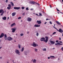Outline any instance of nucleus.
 <instances>
[{
	"label": "nucleus",
	"mask_w": 63,
	"mask_h": 63,
	"mask_svg": "<svg viewBox=\"0 0 63 63\" xmlns=\"http://www.w3.org/2000/svg\"><path fill=\"white\" fill-rule=\"evenodd\" d=\"M1 13L0 15L1 16H3V14L4 13V11H3V10L1 9L0 10V14Z\"/></svg>",
	"instance_id": "f257e3e1"
},
{
	"label": "nucleus",
	"mask_w": 63,
	"mask_h": 63,
	"mask_svg": "<svg viewBox=\"0 0 63 63\" xmlns=\"http://www.w3.org/2000/svg\"><path fill=\"white\" fill-rule=\"evenodd\" d=\"M15 52H16L17 54H18V55H20V54L19 51V50H18L16 49L15 50Z\"/></svg>",
	"instance_id": "f03ea898"
},
{
	"label": "nucleus",
	"mask_w": 63,
	"mask_h": 63,
	"mask_svg": "<svg viewBox=\"0 0 63 63\" xmlns=\"http://www.w3.org/2000/svg\"><path fill=\"white\" fill-rule=\"evenodd\" d=\"M53 27L54 28H55V29H56L58 31V32H60H60H61V30L62 29H59V30H58V29L56 28H55L54 26H53Z\"/></svg>",
	"instance_id": "7ed1b4c3"
},
{
	"label": "nucleus",
	"mask_w": 63,
	"mask_h": 63,
	"mask_svg": "<svg viewBox=\"0 0 63 63\" xmlns=\"http://www.w3.org/2000/svg\"><path fill=\"white\" fill-rule=\"evenodd\" d=\"M7 39L8 41H12V40H13V38H12L11 37L9 36L7 37Z\"/></svg>",
	"instance_id": "20e7f679"
},
{
	"label": "nucleus",
	"mask_w": 63,
	"mask_h": 63,
	"mask_svg": "<svg viewBox=\"0 0 63 63\" xmlns=\"http://www.w3.org/2000/svg\"><path fill=\"white\" fill-rule=\"evenodd\" d=\"M8 6L9 7H7V9H8L9 10H10L11 8V5L10 4H9L8 5Z\"/></svg>",
	"instance_id": "39448f33"
},
{
	"label": "nucleus",
	"mask_w": 63,
	"mask_h": 63,
	"mask_svg": "<svg viewBox=\"0 0 63 63\" xmlns=\"http://www.w3.org/2000/svg\"><path fill=\"white\" fill-rule=\"evenodd\" d=\"M30 3L31 4H35V3L36 4H37L38 3L37 2H36L34 1H31L30 2Z\"/></svg>",
	"instance_id": "423d86ee"
},
{
	"label": "nucleus",
	"mask_w": 63,
	"mask_h": 63,
	"mask_svg": "<svg viewBox=\"0 0 63 63\" xmlns=\"http://www.w3.org/2000/svg\"><path fill=\"white\" fill-rule=\"evenodd\" d=\"M37 23L38 24H40L41 23H42V22H41V20H37L36 21Z\"/></svg>",
	"instance_id": "0eeeda50"
},
{
	"label": "nucleus",
	"mask_w": 63,
	"mask_h": 63,
	"mask_svg": "<svg viewBox=\"0 0 63 63\" xmlns=\"http://www.w3.org/2000/svg\"><path fill=\"white\" fill-rule=\"evenodd\" d=\"M11 30H12V32L13 33H14L16 31V28H12V29Z\"/></svg>",
	"instance_id": "6e6552de"
},
{
	"label": "nucleus",
	"mask_w": 63,
	"mask_h": 63,
	"mask_svg": "<svg viewBox=\"0 0 63 63\" xmlns=\"http://www.w3.org/2000/svg\"><path fill=\"white\" fill-rule=\"evenodd\" d=\"M4 36V33H2L0 36V38H1L2 37H3Z\"/></svg>",
	"instance_id": "1a4fd4ad"
},
{
	"label": "nucleus",
	"mask_w": 63,
	"mask_h": 63,
	"mask_svg": "<svg viewBox=\"0 0 63 63\" xmlns=\"http://www.w3.org/2000/svg\"><path fill=\"white\" fill-rule=\"evenodd\" d=\"M32 45L34 47H38V45L37 44H36L35 43L32 44Z\"/></svg>",
	"instance_id": "9d476101"
},
{
	"label": "nucleus",
	"mask_w": 63,
	"mask_h": 63,
	"mask_svg": "<svg viewBox=\"0 0 63 63\" xmlns=\"http://www.w3.org/2000/svg\"><path fill=\"white\" fill-rule=\"evenodd\" d=\"M14 9L15 10H19V9H20V8L19 7H14Z\"/></svg>",
	"instance_id": "9b49d317"
},
{
	"label": "nucleus",
	"mask_w": 63,
	"mask_h": 63,
	"mask_svg": "<svg viewBox=\"0 0 63 63\" xmlns=\"http://www.w3.org/2000/svg\"><path fill=\"white\" fill-rule=\"evenodd\" d=\"M32 20V19L31 18H30L29 17H28L27 19V20L28 21H31Z\"/></svg>",
	"instance_id": "f8f14e48"
},
{
	"label": "nucleus",
	"mask_w": 63,
	"mask_h": 63,
	"mask_svg": "<svg viewBox=\"0 0 63 63\" xmlns=\"http://www.w3.org/2000/svg\"><path fill=\"white\" fill-rule=\"evenodd\" d=\"M41 39H40V40L41 41H43L44 40H45V37H42L41 38Z\"/></svg>",
	"instance_id": "ddd939ff"
},
{
	"label": "nucleus",
	"mask_w": 63,
	"mask_h": 63,
	"mask_svg": "<svg viewBox=\"0 0 63 63\" xmlns=\"http://www.w3.org/2000/svg\"><path fill=\"white\" fill-rule=\"evenodd\" d=\"M50 42L51 44H54V43H55V42L51 40L50 41Z\"/></svg>",
	"instance_id": "4468645a"
},
{
	"label": "nucleus",
	"mask_w": 63,
	"mask_h": 63,
	"mask_svg": "<svg viewBox=\"0 0 63 63\" xmlns=\"http://www.w3.org/2000/svg\"><path fill=\"white\" fill-rule=\"evenodd\" d=\"M13 26H16V24L15 23H14L11 24L10 26L11 27H13Z\"/></svg>",
	"instance_id": "2eb2a0df"
},
{
	"label": "nucleus",
	"mask_w": 63,
	"mask_h": 63,
	"mask_svg": "<svg viewBox=\"0 0 63 63\" xmlns=\"http://www.w3.org/2000/svg\"><path fill=\"white\" fill-rule=\"evenodd\" d=\"M4 39L5 40H7V36L6 34H5L4 35Z\"/></svg>",
	"instance_id": "dca6fc26"
},
{
	"label": "nucleus",
	"mask_w": 63,
	"mask_h": 63,
	"mask_svg": "<svg viewBox=\"0 0 63 63\" xmlns=\"http://www.w3.org/2000/svg\"><path fill=\"white\" fill-rule=\"evenodd\" d=\"M16 14V13L15 12H13L12 14V16H14Z\"/></svg>",
	"instance_id": "f3484780"
},
{
	"label": "nucleus",
	"mask_w": 63,
	"mask_h": 63,
	"mask_svg": "<svg viewBox=\"0 0 63 63\" xmlns=\"http://www.w3.org/2000/svg\"><path fill=\"white\" fill-rule=\"evenodd\" d=\"M34 27H40V25H35L34 26Z\"/></svg>",
	"instance_id": "a211bd4d"
},
{
	"label": "nucleus",
	"mask_w": 63,
	"mask_h": 63,
	"mask_svg": "<svg viewBox=\"0 0 63 63\" xmlns=\"http://www.w3.org/2000/svg\"><path fill=\"white\" fill-rule=\"evenodd\" d=\"M63 45V44H61L59 42H58V43H56L55 44V45Z\"/></svg>",
	"instance_id": "6ab92c4d"
},
{
	"label": "nucleus",
	"mask_w": 63,
	"mask_h": 63,
	"mask_svg": "<svg viewBox=\"0 0 63 63\" xmlns=\"http://www.w3.org/2000/svg\"><path fill=\"white\" fill-rule=\"evenodd\" d=\"M2 18L3 19V20H6L7 18L5 16L4 17H2Z\"/></svg>",
	"instance_id": "aec40b11"
},
{
	"label": "nucleus",
	"mask_w": 63,
	"mask_h": 63,
	"mask_svg": "<svg viewBox=\"0 0 63 63\" xmlns=\"http://www.w3.org/2000/svg\"><path fill=\"white\" fill-rule=\"evenodd\" d=\"M56 23L58 24V25H60V23L58 21H56Z\"/></svg>",
	"instance_id": "412c9836"
},
{
	"label": "nucleus",
	"mask_w": 63,
	"mask_h": 63,
	"mask_svg": "<svg viewBox=\"0 0 63 63\" xmlns=\"http://www.w3.org/2000/svg\"><path fill=\"white\" fill-rule=\"evenodd\" d=\"M24 50V47H23L22 49L21 50V52H23V51Z\"/></svg>",
	"instance_id": "4be33fe9"
},
{
	"label": "nucleus",
	"mask_w": 63,
	"mask_h": 63,
	"mask_svg": "<svg viewBox=\"0 0 63 63\" xmlns=\"http://www.w3.org/2000/svg\"><path fill=\"white\" fill-rule=\"evenodd\" d=\"M36 60L35 59H34L33 61V63H36Z\"/></svg>",
	"instance_id": "5701e85b"
},
{
	"label": "nucleus",
	"mask_w": 63,
	"mask_h": 63,
	"mask_svg": "<svg viewBox=\"0 0 63 63\" xmlns=\"http://www.w3.org/2000/svg\"><path fill=\"white\" fill-rule=\"evenodd\" d=\"M24 53L25 54V55H27V52L26 51H25Z\"/></svg>",
	"instance_id": "b1692460"
},
{
	"label": "nucleus",
	"mask_w": 63,
	"mask_h": 63,
	"mask_svg": "<svg viewBox=\"0 0 63 63\" xmlns=\"http://www.w3.org/2000/svg\"><path fill=\"white\" fill-rule=\"evenodd\" d=\"M45 39H46V40H48V37L47 36H46L45 37Z\"/></svg>",
	"instance_id": "393cba45"
},
{
	"label": "nucleus",
	"mask_w": 63,
	"mask_h": 63,
	"mask_svg": "<svg viewBox=\"0 0 63 63\" xmlns=\"http://www.w3.org/2000/svg\"><path fill=\"white\" fill-rule=\"evenodd\" d=\"M11 4H11L12 6H14V3H13V2H11Z\"/></svg>",
	"instance_id": "a878e982"
},
{
	"label": "nucleus",
	"mask_w": 63,
	"mask_h": 63,
	"mask_svg": "<svg viewBox=\"0 0 63 63\" xmlns=\"http://www.w3.org/2000/svg\"><path fill=\"white\" fill-rule=\"evenodd\" d=\"M34 50L35 52H37V51H38V50L37 49L35 48L34 49Z\"/></svg>",
	"instance_id": "bb28decb"
},
{
	"label": "nucleus",
	"mask_w": 63,
	"mask_h": 63,
	"mask_svg": "<svg viewBox=\"0 0 63 63\" xmlns=\"http://www.w3.org/2000/svg\"><path fill=\"white\" fill-rule=\"evenodd\" d=\"M18 46L19 47V48H20V44L18 45Z\"/></svg>",
	"instance_id": "cd10ccee"
},
{
	"label": "nucleus",
	"mask_w": 63,
	"mask_h": 63,
	"mask_svg": "<svg viewBox=\"0 0 63 63\" xmlns=\"http://www.w3.org/2000/svg\"><path fill=\"white\" fill-rule=\"evenodd\" d=\"M44 42H45L46 43H47V41H48V40L46 39V40H44Z\"/></svg>",
	"instance_id": "c85d7f7f"
},
{
	"label": "nucleus",
	"mask_w": 63,
	"mask_h": 63,
	"mask_svg": "<svg viewBox=\"0 0 63 63\" xmlns=\"http://www.w3.org/2000/svg\"><path fill=\"white\" fill-rule=\"evenodd\" d=\"M26 11H28V10H29V8L27 7V8H26Z\"/></svg>",
	"instance_id": "c756f323"
},
{
	"label": "nucleus",
	"mask_w": 63,
	"mask_h": 63,
	"mask_svg": "<svg viewBox=\"0 0 63 63\" xmlns=\"http://www.w3.org/2000/svg\"><path fill=\"white\" fill-rule=\"evenodd\" d=\"M56 32H55L53 33L52 35H54V34H56Z\"/></svg>",
	"instance_id": "7c9ffc66"
},
{
	"label": "nucleus",
	"mask_w": 63,
	"mask_h": 63,
	"mask_svg": "<svg viewBox=\"0 0 63 63\" xmlns=\"http://www.w3.org/2000/svg\"><path fill=\"white\" fill-rule=\"evenodd\" d=\"M39 33L37 32L36 33V36H39Z\"/></svg>",
	"instance_id": "2f4dec72"
},
{
	"label": "nucleus",
	"mask_w": 63,
	"mask_h": 63,
	"mask_svg": "<svg viewBox=\"0 0 63 63\" xmlns=\"http://www.w3.org/2000/svg\"><path fill=\"white\" fill-rule=\"evenodd\" d=\"M54 57V56H50V57H53V58H54V57Z\"/></svg>",
	"instance_id": "473e14b6"
},
{
	"label": "nucleus",
	"mask_w": 63,
	"mask_h": 63,
	"mask_svg": "<svg viewBox=\"0 0 63 63\" xmlns=\"http://www.w3.org/2000/svg\"><path fill=\"white\" fill-rule=\"evenodd\" d=\"M43 51H46V48H44L43 49Z\"/></svg>",
	"instance_id": "72a5a7b5"
},
{
	"label": "nucleus",
	"mask_w": 63,
	"mask_h": 63,
	"mask_svg": "<svg viewBox=\"0 0 63 63\" xmlns=\"http://www.w3.org/2000/svg\"><path fill=\"white\" fill-rule=\"evenodd\" d=\"M23 34L22 33H21L20 34V36H23Z\"/></svg>",
	"instance_id": "f704fd0d"
},
{
	"label": "nucleus",
	"mask_w": 63,
	"mask_h": 63,
	"mask_svg": "<svg viewBox=\"0 0 63 63\" xmlns=\"http://www.w3.org/2000/svg\"><path fill=\"white\" fill-rule=\"evenodd\" d=\"M39 16H42V14L39 13Z\"/></svg>",
	"instance_id": "c9c22d12"
},
{
	"label": "nucleus",
	"mask_w": 63,
	"mask_h": 63,
	"mask_svg": "<svg viewBox=\"0 0 63 63\" xmlns=\"http://www.w3.org/2000/svg\"><path fill=\"white\" fill-rule=\"evenodd\" d=\"M24 8H25V7H22L21 8V9H24Z\"/></svg>",
	"instance_id": "e433bc0d"
},
{
	"label": "nucleus",
	"mask_w": 63,
	"mask_h": 63,
	"mask_svg": "<svg viewBox=\"0 0 63 63\" xmlns=\"http://www.w3.org/2000/svg\"><path fill=\"white\" fill-rule=\"evenodd\" d=\"M21 17H19L18 18V19H21Z\"/></svg>",
	"instance_id": "4c0bfd02"
},
{
	"label": "nucleus",
	"mask_w": 63,
	"mask_h": 63,
	"mask_svg": "<svg viewBox=\"0 0 63 63\" xmlns=\"http://www.w3.org/2000/svg\"><path fill=\"white\" fill-rule=\"evenodd\" d=\"M25 12L23 14V16H24V15H25Z\"/></svg>",
	"instance_id": "58836bf2"
},
{
	"label": "nucleus",
	"mask_w": 63,
	"mask_h": 63,
	"mask_svg": "<svg viewBox=\"0 0 63 63\" xmlns=\"http://www.w3.org/2000/svg\"><path fill=\"white\" fill-rule=\"evenodd\" d=\"M49 23L50 24H52V22H51V21H50L49 22Z\"/></svg>",
	"instance_id": "ea45409f"
},
{
	"label": "nucleus",
	"mask_w": 63,
	"mask_h": 63,
	"mask_svg": "<svg viewBox=\"0 0 63 63\" xmlns=\"http://www.w3.org/2000/svg\"><path fill=\"white\" fill-rule=\"evenodd\" d=\"M56 9L57 10V11L58 12H59L60 11L58 10V9L57 8H56Z\"/></svg>",
	"instance_id": "a19ab883"
},
{
	"label": "nucleus",
	"mask_w": 63,
	"mask_h": 63,
	"mask_svg": "<svg viewBox=\"0 0 63 63\" xmlns=\"http://www.w3.org/2000/svg\"><path fill=\"white\" fill-rule=\"evenodd\" d=\"M34 10V9L33 8H32L30 9L31 11H32V10Z\"/></svg>",
	"instance_id": "79ce46f5"
},
{
	"label": "nucleus",
	"mask_w": 63,
	"mask_h": 63,
	"mask_svg": "<svg viewBox=\"0 0 63 63\" xmlns=\"http://www.w3.org/2000/svg\"><path fill=\"white\" fill-rule=\"evenodd\" d=\"M58 40H56V43H58Z\"/></svg>",
	"instance_id": "37998d69"
},
{
	"label": "nucleus",
	"mask_w": 63,
	"mask_h": 63,
	"mask_svg": "<svg viewBox=\"0 0 63 63\" xmlns=\"http://www.w3.org/2000/svg\"><path fill=\"white\" fill-rule=\"evenodd\" d=\"M59 42L60 43H62V42L61 41H60Z\"/></svg>",
	"instance_id": "c03bdc74"
},
{
	"label": "nucleus",
	"mask_w": 63,
	"mask_h": 63,
	"mask_svg": "<svg viewBox=\"0 0 63 63\" xmlns=\"http://www.w3.org/2000/svg\"><path fill=\"white\" fill-rule=\"evenodd\" d=\"M61 50H63V47H62L61 48Z\"/></svg>",
	"instance_id": "a18cd8bd"
},
{
	"label": "nucleus",
	"mask_w": 63,
	"mask_h": 63,
	"mask_svg": "<svg viewBox=\"0 0 63 63\" xmlns=\"http://www.w3.org/2000/svg\"><path fill=\"white\" fill-rule=\"evenodd\" d=\"M8 0H6L5 2H6V3H7V2H8Z\"/></svg>",
	"instance_id": "49530a36"
},
{
	"label": "nucleus",
	"mask_w": 63,
	"mask_h": 63,
	"mask_svg": "<svg viewBox=\"0 0 63 63\" xmlns=\"http://www.w3.org/2000/svg\"><path fill=\"white\" fill-rule=\"evenodd\" d=\"M59 39L60 40H61V38L60 37L59 38Z\"/></svg>",
	"instance_id": "de8ad7c7"
},
{
	"label": "nucleus",
	"mask_w": 63,
	"mask_h": 63,
	"mask_svg": "<svg viewBox=\"0 0 63 63\" xmlns=\"http://www.w3.org/2000/svg\"><path fill=\"white\" fill-rule=\"evenodd\" d=\"M46 20H48V18H47L46 19Z\"/></svg>",
	"instance_id": "09e8293b"
},
{
	"label": "nucleus",
	"mask_w": 63,
	"mask_h": 63,
	"mask_svg": "<svg viewBox=\"0 0 63 63\" xmlns=\"http://www.w3.org/2000/svg\"><path fill=\"white\" fill-rule=\"evenodd\" d=\"M50 8H51V5H50Z\"/></svg>",
	"instance_id": "8fccbe9b"
},
{
	"label": "nucleus",
	"mask_w": 63,
	"mask_h": 63,
	"mask_svg": "<svg viewBox=\"0 0 63 63\" xmlns=\"http://www.w3.org/2000/svg\"><path fill=\"white\" fill-rule=\"evenodd\" d=\"M36 15L37 16H39V15H38V14H36Z\"/></svg>",
	"instance_id": "3c124183"
},
{
	"label": "nucleus",
	"mask_w": 63,
	"mask_h": 63,
	"mask_svg": "<svg viewBox=\"0 0 63 63\" xmlns=\"http://www.w3.org/2000/svg\"><path fill=\"white\" fill-rule=\"evenodd\" d=\"M37 4L38 5H40V4H39V3H37Z\"/></svg>",
	"instance_id": "603ef678"
},
{
	"label": "nucleus",
	"mask_w": 63,
	"mask_h": 63,
	"mask_svg": "<svg viewBox=\"0 0 63 63\" xmlns=\"http://www.w3.org/2000/svg\"><path fill=\"white\" fill-rule=\"evenodd\" d=\"M60 13H61V14H63V13H62V12H60Z\"/></svg>",
	"instance_id": "864d4df0"
},
{
	"label": "nucleus",
	"mask_w": 63,
	"mask_h": 63,
	"mask_svg": "<svg viewBox=\"0 0 63 63\" xmlns=\"http://www.w3.org/2000/svg\"><path fill=\"white\" fill-rule=\"evenodd\" d=\"M48 59H50V57H48Z\"/></svg>",
	"instance_id": "5fc2aeb1"
},
{
	"label": "nucleus",
	"mask_w": 63,
	"mask_h": 63,
	"mask_svg": "<svg viewBox=\"0 0 63 63\" xmlns=\"http://www.w3.org/2000/svg\"><path fill=\"white\" fill-rule=\"evenodd\" d=\"M47 23V22H45V24H46V23Z\"/></svg>",
	"instance_id": "6e6d98bb"
},
{
	"label": "nucleus",
	"mask_w": 63,
	"mask_h": 63,
	"mask_svg": "<svg viewBox=\"0 0 63 63\" xmlns=\"http://www.w3.org/2000/svg\"><path fill=\"white\" fill-rule=\"evenodd\" d=\"M29 33V32H27V34H28Z\"/></svg>",
	"instance_id": "4d7b16f0"
},
{
	"label": "nucleus",
	"mask_w": 63,
	"mask_h": 63,
	"mask_svg": "<svg viewBox=\"0 0 63 63\" xmlns=\"http://www.w3.org/2000/svg\"><path fill=\"white\" fill-rule=\"evenodd\" d=\"M0 59H2V57H0Z\"/></svg>",
	"instance_id": "13d9d810"
},
{
	"label": "nucleus",
	"mask_w": 63,
	"mask_h": 63,
	"mask_svg": "<svg viewBox=\"0 0 63 63\" xmlns=\"http://www.w3.org/2000/svg\"><path fill=\"white\" fill-rule=\"evenodd\" d=\"M32 61H33V59H32Z\"/></svg>",
	"instance_id": "bf43d9fd"
},
{
	"label": "nucleus",
	"mask_w": 63,
	"mask_h": 63,
	"mask_svg": "<svg viewBox=\"0 0 63 63\" xmlns=\"http://www.w3.org/2000/svg\"><path fill=\"white\" fill-rule=\"evenodd\" d=\"M1 41H2V40H1V39H0V42H1Z\"/></svg>",
	"instance_id": "052dcab7"
},
{
	"label": "nucleus",
	"mask_w": 63,
	"mask_h": 63,
	"mask_svg": "<svg viewBox=\"0 0 63 63\" xmlns=\"http://www.w3.org/2000/svg\"><path fill=\"white\" fill-rule=\"evenodd\" d=\"M2 48V47H0V49H1Z\"/></svg>",
	"instance_id": "680f3d73"
},
{
	"label": "nucleus",
	"mask_w": 63,
	"mask_h": 63,
	"mask_svg": "<svg viewBox=\"0 0 63 63\" xmlns=\"http://www.w3.org/2000/svg\"><path fill=\"white\" fill-rule=\"evenodd\" d=\"M62 36L63 37V33H62Z\"/></svg>",
	"instance_id": "e2e57ef3"
},
{
	"label": "nucleus",
	"mask_w": 63,
	"mask_h": 63,
	"mask_svg": "<svg viewBox=\"0 0 63 63\" xmlns=\"http://www.w3.org/2000/svg\"><path fill=\"white\" fill-rule=\"evenodd\" d=\"M58 60H59V58H58Z\"/></svg>",
	"instance_id": "0e129e2a"
},
{
	"label": "nucleus",
	"mask_w": 63,
	"mask_h": 63,
	"mask_svg": "<svg viewBox=\"0 0 63 63\" xmlns=\"http://www.w3.org/2000/svg\"><path fill=\"white\" fill-rule=\"evenodd\" d=\"M9 17H8V19H9Z\"/></svg>",
	"instance_id": "69168bd1"
},
{
	"label": "nucleus",
	"mask_w": 63,
	"mask_h": 63,
	"mask_svg": "<svg viewBox=\"0 0 63 63\" xmlns=\"http://www.w3.org/2000/svg\"><path fill=\"white\" fill-rule=\"evenodd\" d=\"M58 14H59V12H58Z\"/></svg>",
	"instance_id": "338daca9"
},
{
	"label": "nucleus",
	"mask_w": 63,
	"mask_h": 63,
	"mask_svg": "<svg viewBox=\"0 0 63 63\" xmlns=\"http://www.w3.org/2000/svg\"><path fill=\"white\" fill-rule=\"evenodd\" d=\"M54 26H55V24H54Z\"/></svg>",
	"instance_id": "774afa93"
}]
</instances>
